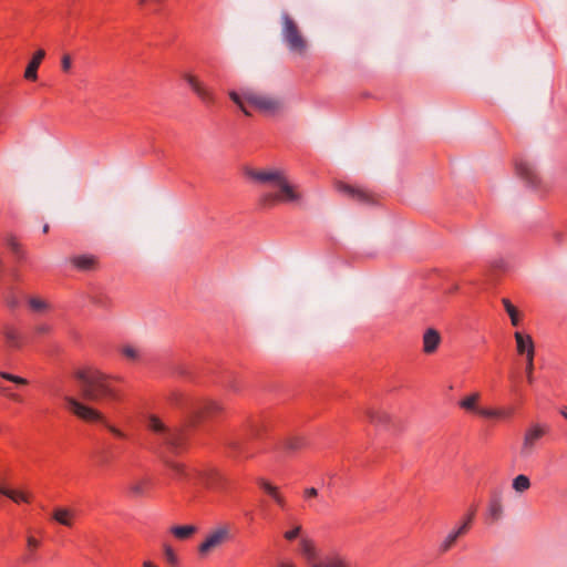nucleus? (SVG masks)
I'll return each mask as SVG.
<instances>
[{"label":"nucleus","instance_id":"1","mask_svg":"<svg viewBox=\"0 0 567 567\" xmlns=\"http://www.w3.org/2000/svg\"><path fill=\"white\" fill-rule=\"evenodd\" d=\"M245 174L256 182L269 185V189L260 195L259 204L265 208H272L276 205L302 204V194L299 187L292 184L287 175L280 169H254L245 168Z\"/></svg>","mask_w":567,"mask_h":567},{"label":"nucleus","instance_id":"2","mask_svg":"<svg viewBox=\"0 0 567 567\" xmlns=\"http://www.w3.org/2000/svg\"><path fill=\"white\" fill-rule=\"evenodd\" d=\"M80 382L81 394L84 400L91 402L116 401L120 395L112 386V378L100 370L89 369L75 372Z\"/></svg>","mask_w":567,"mask_h":567},{"label":"nucleus","instance_id":"3","mask_svg":"<svg viewBox=\"0 0 567 567\" xmlns=\"http://www.w3.org/2000/svg\"><path fill=\"white\" fill-rule=\"evenodd\" d=\"M229 97L247 116L250 115V112L246 109L245 102L249 103L259 112L267 115H275L279 113L285 106L284 100L281 97L256 92L251 89H244L240 93L230 91Z\"/></svg>","mask_w":567,"mask_h":567},{"label":"nucleus","instance_id":"4","mask_svg":"<svg viewBox=\"0 0 567 567\" xmlns=\"http://www.w3.org/2000/svg\"><path fill=\"white\" fill-rule=\"evenodd\" d=\"M280 39L287 50L297 56H306L310 43L298 22L287 12L280 13Z\"/></svg>","mask_w":567,"mask_h":567},{"label":"nucleus","instance_id":"5","mask_svg":"<svg viewBox=\"0 0 567 567\" xmlns=\"http://www.w3.org/2000/svg\"><path fill=\"white\" fill-rule=\"evenodd\" d=\"M147 427L158 434L163 443L173 451H177L182 447L185 436V430L183 427H168L155 415L148 416Z\"/></svg>","mask_w":567,"mask_h":567},{"label":"nucleus","instance_id":"6","mask_svg":"<svg viewBox=\"0 0 567 567\" xmlns=\"http://www.w3.org/2000/svg\"><path fill=\"white\" fill-rule=\"evenodd\" d=\"M64 400L68 403L70 410L78 417H80V419H82L84 421H89V422H101L114 435H116L118 437H124L125 436V434L121 430L116 429L113 425L107 424L105 419H104V416H103V414L99 410L93 409V408H91L89 405H85L84 403L78 401L76 399H74L72 396H65Z\"/></svg>","mask_w":567,"mask_h":567},{"label":"nucleus","instance_id":"7","mask_svg":"<svg viewBox=\"0 0 567 567\" xmlns=\"http://www.w3.org/2000/svg\"><path fill=\"white\" fill-rule=\"evenodd\" d=\"M547 431V426L540 423H534L525 430L518 451L520 460L527 461L535 454L538 442L546 435Z\"/></svg>","mask_w":567,"mask_h":567},{"label":"nucleus","instance_id":"8","mask_svg":"<svg viewBox=\"0 0 567 567\" xmlns=\"http://www.w3.org/2000/svg\"><path fill=\"white\" fill-rule=\"evenodd\" d=\"M258 434V427L251 426L249 433L241 436H233L227 439L226 446L229 450V455L237 458L240 456L250 457L251 453L248 452L247 442L249 439L256 436Z\"/></svg>","mask_w":567,"mask_h":567},{"label":"nucleus","instance_id":"9","mask_svg":"<svg viewBox=\"0 0 567 567\" xmlns=\"http://www.w3.org/2000/svg\"><path fill=\"white\" fill-rule=\"evenodd\" d=\"M230 538L229 529L227 527H219L209 533L206 539L198 547L200 555H207L210 551L221 547Z\"/></svg>","mask_w":567,"mask_h":567},{"label":"nucleus","instance_id":"10","mask_svg":"<svg viewBox=\"0 0 567 567\" xmlns=\"http://www.w3.org/2000/svg\"><path fill=\"white\" fill-rule=\"evenodd\" d=\"M185 80L195 94L207 105H210L215 102L214 93L205 86L196 76L192 74H186Z\"/></svg>","mask_w":567,"mask_h":567},{"label":"nucleus","instance_id":"11","mask_svg":"<svg viewBox=\"0 0 567 567\" xmlns=\"http://www.w3.org/2000/svg\"><path fill=\"white\" fill-rule=\"evenodd\" d=\"M516 171L519 177L524 179L528 185L535 186L539 182L535 165L530 162L520 161L516 165Z\"/></svg>","mask_w":567,"mask_h":567},{"label":"nucleus","instance_id":"12","mask_svg":"<svg viewBox=\"0 0 567 567\" xmlns=\"http://www.w3.org/2000/svg\"><path fill=\"white\" fill-rule=\"evenodd\" d=\"M441 341L440 332L434 328H427L423 333V352L426 354L434 353L441 344Z\"/></svg>","mask_w":567,"mask_h":567},{"label":"nucleus","instance_id":"13","mask_svg":"<svg viewBox=\"0 0 567 567\" xmlns=\"http://www.w3.org/2000/svg\"><path fill=\"white\" fill-rule=\"evenodd\" d=\"M299 550L310 567L312 564H318V550L315 542L308 537H301L299 540Z\"/></svg>","mask_w":567,"mask_h":567},{"label":"nucleus","instance_id":"14","mask_svg":"<svg viewBox=\"0 0 567 567\" xmlns=\"http://www.w3.org/2000/svg\"><path fill=\"white\" fill-rule=\"evenodd\" d=\"M514 337L518 354H525L526 357L535 355V344L529 334H524L517 331Z\"/></svg>","mask_w":567,"mask_h":567},{"label":"nucleus","instance_id":"15","mask_svg":"<svg viewBox=\"0 0 567 567\" xmlns=\"http://www.w3.org/2000/svg\"><path fill=\"white\" fill-rule=\"evenodd\" d=\"M468 532V523H462L458 528L452 530L441 543L440 550L442 553L449 551L455 544L458 537L465 535Z\"/></svg>","mask_w":567,"mask_h":567},{"label":"nucleus","instance_id":"16","mask_svg":"<svg viewBox=\"0 0 567 567\" xmlns=\"http://www.w3.org/2000/svg\"><path fill=\"white\" fill-rule=\"evenodd\" d=\"M45 56V52L44 50L40 49L38 50L32 60L29 62L27 69H25V72H24V78L29 81H34L37 80L38 78V69H39V65L41 64L43 58Z\"/></svg>","mask_w":567,"mask_h":567},{"label":"nucleus","instance_id":"17","mask_svg":"<svg viewBox=\"0 0 567 567\" xmlns=\"http://www.w3.org/2000/svg\"><path fill=\"white\" fill-rule=\"evenodd\" d=\"M223 410L221 405L215 401H206L202 406L194 411L193 421L200 420L205 415H214Z\"/></svg>","mask_w":567,"mask_h":567},{"label":"nucleus","instance_id":"18","mask_svg":"<svg viewBox=\"0 0 567 567\" xmlns=\"http://www.w3.org/2000/svg\"><path fill=\"white\" fill-rule=\"evenodd\" d=\"M71 262L80 270H93L97 266V258L93 255H79L71 258Z\"/></svg>","mask_w":567,"mask_h":567},{"label":"nucleus","instance_id":"19","mask_svg":"<svg viewBox=\"0 0 567 567\" xmlns=\"http://www.w3.org/2000/svg\"><path fill=\"white\" fill-rule=\"evenodd\" d=\"M25 301L30 310L34 313H44L51 309V305L43 298L38 296H28Z\"/></svg>","mask_w":567,"mask_h":567},{"label":"nucleus","instance_id":"20","mask_svg":"<svg viewBox=\"0 0 567 567\" xmlns=\"http://www.w3.org/2000/svg\"><path fill=\"white\" fill-rule=\"evenodd\" d=\"M74 512L70 508L58 507L52 514V518L59 524L71 527L73 524Z\"/></svg>","mask_w":567,"mask_h":567},{"label":"nucleus","instance_id":"21","mask_svg":"<svg viewBox=\"0 0 567 567\" xmlns=\"http://www.w3.org/2000/svg\"><path fill=\"white\" fill-rule=\"evenodd\" d=\"M481 399V394L478 392H474V393H471L468 395H466L465 398H463L458 405L461 409L467 411V412H475L477 413L478 410L481 409L478 406V401Z\"/></svg>","mask_w":567,"mask_h":567},{"label":"nucleus","instance_id":"22","mask_svg":"<svg viewBox=\"0 0 567 567\" xmlns=\"http://www.w3.org/2000/svg\"><path fill=\"white\" fill-rule=\"evenodd\" d=\"M488 514H489V517L493 519V522H496L502 518L503 505H502V498H501L499 494H494L491 497V501L488 504Z\"/></svg>","mask_w":567,"mask_h":567},{"label":"nucleus","instance_id":"23","mask_svg":"<svg viewBox=\"0 0 567 567\" xmlns=\"http://www.w3.org/2000/svg\"><path fill=\"white\" fill-rule=\"evenodd\" d=\"M312 567H349V561L343 556L332 555L326 557L318 564H312Z\"/></svg>","mask_w":567,"mask_h":567},{"label":"nucleus","instance_id":"24","mask_svg":"<svg viewBox=\"0 0 567 567\" xmlns=\"http://www.w3.org/2000/svg\"><path fill=\"white\" fill-rule=\"evenodd\" d=\"M336 187L339 192L352 197V198H355L358 200H365L367 198V195L363 193V190L359 189V188H355L349 184H344L342 182H338L336 184Z\"/></svg>","mask_w":567,"mask_h":567},{"label":"nucleus","instance_id":"25","mask_svg":"<svg viewBox=\"0 0 567 567\" xmlns=\"http://www.w3.org/2000/svg\"><path fill=\"white\" fill-rule=\"evenodd\" d=\"M367 416L371 423L378 425H386L390 423L391 420L390 415L386 412L374 409H368Z\"/></svg>","mask_w":567,"mask_h":567},{"label":"nucleus","instance_id":"26","mask_svg":"<svg viewBox=\"0 0 567 567\" xmlns=\"http://www.w3.org/2000/svg\"><path fill=\"white\" fill-rule=\"evenodd\" d=\"M200 482L207 487H216L218 482L221 480L220 474L216 470H208L199 474Z\"/></svg>","mask_w":567,"mask_h":567},{"label":"nucleus","instance_id":"27","mask_svg":"<svg viewBox=\"0 0 567 567\" xmlns=\"http://www.w3.org/2000/svg\"><path fill=\"white\" fill-rule=\"evenodd\" d=\"M3 336L6 340L13 347V348H20L21 347V336L18 332V330L12 326H4L3 327Z\"/></svg>","mask_w":567,"mask_h":567},{"label":"nucleus","instance_id":"28","mask_svg":"<svg viewBox=\"0 0 567 567\" xmlns=\"http://www.w3.org/2000/svg\"><path fill=\"white\" fill-rule=\"evenodd\" d=\"M0 493L2 495L7 496L8 498L12 499L14 503L29 502V495L23 492H19V491L7 488L4 486H0Z\"/></svg>","mask_w":567,"mask_h":567},{"label":"nucleus","instance_id":"29","mask_svg":"<svg viewBox=\"0 0 567 567\" xmlns=\"http://www.w3.org/2000/svg\"><path fill=\"white\" fill-rule=\"evenodd\" d=\"M171 532L175 537L179 539H186L196 532V527L193 525L174 526L172 527Z\"/></svg>","mask_w":567,"mask_h":567},{"label":"nucleus","instance_id":"30","mask_svg":"<svg viewBox=\"0 0 567 567\" xmlns=\"http://www.w3.org/2000/svg\"><path fill=\"white\" fill-rule=\"evenodd\" d=\"M513 488L517 492V493H524L526 492L527 489H529L530 487V481L528 478V476L524 475V474H519L517 475L514 480H513Z\"/></svg>","mask_w":567,"mask_h":567},{"label":"nucleus","instance_id":"31","mask_svg":"<svg viewBox=\"0 0 567 567\" xmlns=\"http://www.w3.org/2000/svg\"><path fill=\"white\" fill-rule=\"evenodd\" d=\"M502 302L504 305L506 312L508 313V316L511 318L512 324L515 327L518 326L520 317H519V312H518L517 308L514 305H512V302L508 299L504 298L502 300Z\"/></svg>","mask_w":567,"mask_h":567},{"label":"nucleus","instance_id":"32","mask_svg":"<svg viewBox=\"0 0 567 567\" xmlns=\"http://www.w3.org/2000/svg\"><path fill=\"white\" fill-rule=\"evenodd\" d=\"M478 415L484 417H505L511 415V411L493 410L481 408L477 412Z\"/></svg>","mask_w":567,"mask_h":567},{"label":"nucleus","instance_id":"33","mask_svg":"<svg viewBox=\"0 0 567 567\" xmlns=\"http://www.w3.org/2000/svg\"><path fill=\"white\" fill-rule=\"evenodd\" d=\"M120 351L128 360L136 361L140 358V351L134 346H131V344L122 346Z\"/></svg>","mask_w":567,"mask_h":567},{"label":"nucleus","instance_id":"34","mask_svg":"<svg viewBox=\"0 0 567 567\" xmlns=\"http://www.w3.org/2000/svg\"><path fill=\"white\" fill-rule=\"evenodd\" d=\"M147 484L146 480H140L136 482H133L130 485V492L135 496H142L145 493V486Z\"/></svg>","mask_w":567,"mask_h":567},{"label":"nucleus","instance_id":"35","mask_svg":"<svg viewBox=\"0 0 567 567\" xmlns=\"http://www.w3.org/2000/svg\"><path fill=\"white\" fill-rule=\"evenodd\" d=\"M52 332V326L48 322H38L34 326V333L38 336H49Z\"/></svg>","mask_w":567,"mask_h":567},{"label":"nucleus","instance_id":"36","mask_svg":"<svg viewBox=\"0 0 567 567\" xmlns=\"http://www.w3.org/2000/svg\"><path fill=\"white\" fill-rule=\"evenodd\" d=\"M163 549L166 561L173 566L177 565V556L175 555L173 548L169 545L164 544Z\"/></svg>","mask_w":567,"mask_h":567},{"label":"nucleus","instance_id":"37","mask_svg":"<svg viewBox=\"0 0 567 567\" xmlns=\"http://www.w3.org/2000/svg\"><path fill=\"white\" fill-rule=\"evenodd\" d=\"M0 377L3 378L4 380H8V381L13 382V383H17L19 385L28 384V380L27 379H23V378L18 377V375L10 374L8 372H1Z\"/></svg>","mask_w":567,"mask_h":567},{"label":"nucleus","instance_id":"38","mask_svg":"<svg viewBox=\"0 0 567 567\" xmlns=\"http://www.w3.org/2000/svg\"><path fill=\"white\" fill-rule=\"evenodd\" d=\"M533 370H534V357H526L525 372H526V378H527L528 383L534 382Z\"/></svg>","mask_w":567,"mask_h":567},{"label":"nucleus","instance_id":"39","mask_svg":"<svg viewBox=\"0 0 567 567\" xmlns=\"http://www.w3.org/2000/svg\"><path fill=\"white\" fill-rule=\"evenodd\" d=\"M258 484L270 496L275 495L278 492V487L262 478L258 480Z\"/></svg>","mask_w":567,"mask_h":567},{"label":"nucleus","instance_id":"40","mask_svg":"<svg viewBox=\"0 0 567 567\" xmlns=\"http://www.w3.org/2000/svg\"><path fill=\"white\" fill-rule=\"evenodd\" d=\"M38 546H39V542H38L35 538H33V537H28V548H29V551H30V553L23 557V560H24V561H30V560H32V559H33V554H32V551H33Z\"/></svg>","mask_w":567,"mask_h":567},{"label":"nucleus","instance_id":"41","mask_svg":"<svg viewBox=\"0 0 567 567\" xmlns=\"http://www.w3.org/2000/svg\"><path fill=\"white\" fill-rule=\"evenodd\" d=\"M301 529H302L301 525H295L290 530H287L284 534V537L287 540H293V539H296L300 535Z\"/></svg>","mask_w":567,"mask_h":567},{"label":"nucleus","instance_id":"42","mask_svg":"<svg viewBox=\"0 0 567 567\" xmlns=\"http://www.w3.org/2000/svg\"><path fill=\"white\" fill-rule=\"evenodd\" d=\"M302 445V440L299 437H290L286 441L285 447L287 450L293 451L299 449Z\"/></svg>","mask_w":567,"mask_h":567},{"label":"nucleus","instance_id":"43","mask_svg":"<svg viewBox=\"0 0 567 567\" xmlns=\"http://www.w3.org/2000/svg\"><path fill=\"white\" fill-rule=\"evenodd\" d=\"M7 244L9 246V248L17 255H20L21 254V247L19 245V243L16 240L14 237H9L7 239Z\"/></svg>","mask_w":567,"mask_h":567},{"label":"nucleus","instance_id":"44","mask_svg":"<svg viewBox=\"0 0 567 567\" xmlns=\"http://www.w3.org/2000/svg\"><path fill=\"white\" fill-rule=\"evenodd\" d=\"M303 495H305L306 499L315 498V497L318 496V489L315 488V487L306 488L305 492H303Z\"/></svg>","mask_w":567,"mask_h":567},{"label":"nucleus","instance_id":"45","mask_svg":"<svg viewBox=\"0 0 567 567\" xmlns=\"http://www.w3.org/2000/svg\"><path fill=\"white\" fill-rule=\"evenodd\" d=\"M61 64H62V69L64 71H69L71 69V65H72V61H71L70 55H68V54L63 55L62 60H61Z\"/></svg>","mask_w":567,"mask_h":567},{"label":"nucleus","instance_id":"46","mask_svg":"<svg viewBox=\"0 0 567 567\" xmlns=\"http://www.w3.org/2000/svg\"><path fill=\"white\" fill-rule=\"evenodd\" d=\"M272 499L280 506V507H285L286 505V499L284 498V496L279 493V491L271 496Z\"/></svg>","mask_w":567,"mask_h":567},{"label":"nucleus","instance_id":"47","mask_svg":"<svg viewBox=\"0 0 567 567\" xmlns=\"http://www.w3.org/2000/svg\"><path fill=\"white\" fill-rule=\"evenodd\" d=\"M92 301L96 305V306H100V307H105L106 306V301L104 298H100V297H94L92 298Z\"/></svg>","mask_w":567,"mask_h":567},{"label":"nucleus","instance_id":"48","mask_svg":"<svg viewBox=\"0 0 567 567\" xmlns=\"http://www.w3.org/2000/svg\"><path fill=\"white\" fill-rule=\"evenodd\" d=\"M8 306L10 308H17L18 307V300L16 298H11L8 300Z\"/></svg>","mask_w":567,"mask_h":567},{"label":"nucleus","instance_id":"49","mask_svg":"<svg viewBox=\"0 0 567 567\" xmlns=\"http://www.w3.org/2000/svg\"><path fill=\"white\" fill-rule=\"evenodd\" d=\"M172 467L173 471L175 472H182L183 471V466L181 464H176V463H173L169 465Z\"/></svg>","mask_w":567,"mask_h":567},{"label":"nucleus","instance_id":"50","mask_svg":"<svg viewBox=\"0 0 567 567\" xmlns=\"http://www.w3.org/2000/svg\"><path fill=\"white\" fill-rule=\"evenodd\" d=\"M278 567H296L293 563L291 561H280L278 564Z\"/></svg>","mask_w":567,"mask_h":567},{"label":"nucleus","instance_id":"51","mask_svg":"<svg viewBox=\"0 0 567 567\" xmlns=\"http://www.w3.org/2000/svg\"><path fill=\"white\" fill-rule=\"evenodd\" d=\"M473 516H474V511H472L467 516L466 518L464 519L463 523H468V525L471 524L472 519H473Z\"/></svg>","mask_w":567,"mask_h":567},{"label":"nucleus","instance_id":"52","mask_svg":"<svg viewBox=\"0 0 567 567\" xmlns=\"http://www.w3.org/2000/svg\"><path fill=\"white\" fill-rule=\"evenodd\" d=\"M143 567H156L151 561H144Z\"/></svg>","mask_w":567,"mask_h":567},{"label":"nucleus","instance_id":"53","mask_svg":"<svg viewBox=\"0 0 567 567\" xmlns=\"http://www.w3.org/2000/svg\"><path fill=\"white\" fill-rule=\"evenodd\" d=\"M561 415L567 420V406L561 410Z\"/></svg>","mask_w":567,"mask_h":567},{"label":"nucleus","instance_id":"54","mask_svg":"<svg viewBox=\"0 0 567 567\" xmlns=\"http://www.w3.org/2000/svg\"><path fill=\"white\" fill-rule=\"evenodd\" d=\"M49 231V225H44L43 226V233H48Z\"/></svg>","mask_w":567,"mask_h":567},{"label":"nucleus","instance_id":"55","mask_svg":"<svg viewBox=\"0 0 567 567\" xmlns=\"http://www.w3.org/2000/svg\"><path fill=\"white\" fill-rule=\"evenodd\" d=\"M145 0H141V3H143Z\"/></svg>","mask_w":567,"mask_h":567}]
</instances>
